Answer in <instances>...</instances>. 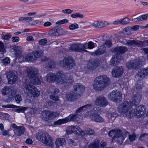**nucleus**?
Returning a JSON list of instances; mask_svg holds the SVG:
<instances>
[{
    "label": "nucleus",
    "mask_w": 148,
    "mask_h": 148,
    "mask_svg": "<svg viewBox=\"0 0 148 148\" xmlns=\"http://www.w3.org/2000/svg\"><path fill=\"white\" fill-rule=\"evenodd\" d=\"M125 134L126 135H128L129 136V139L131 142H132L135 140L136 137V134L134 133H133L132 134H129V133L126 131L125 132Z\"/></svg>",
    "instance_id": "37998d69"
},
{
    "label": "nucleus",
    "mask_w": 148,
    "mask_h": 148,
    "mask_svg": "<svg viewBox=\"0 0 148 148\" xmlns=\"http://www.w3.org/2000/svg\"><path fill=\"white\" fill-rule=\"evenodd\" d=\"M148 138V134L144 133L141 135L139 138V139L143 141Z\"/></svg>",
    "instance_id": "603ef678"
},
{
    "label": "nucleus",
    "mask_w": 148,
    "mask_h": 148,
    "mask_svg": "<svg viewBox=\"0 0 148 148\" xmlns=\"http://www.w3.org/2000/svg\"><path fill=\"white\" fill-rule=\"evenodd\" d=\"M12 36L10 33L6 34L2 36V38L4 40H8Z\"/></svg>",
    "instance_id": "bf43d9fd"
},
{
    "label": "nucleus",
    "mask_w": 148,
    "mask_h": 148,
    "mask_svg": "<svg viewBox=\"0 0 148 148\" xmlns=\"http://www.w3.org/2000/svg\"><path fill=\"white\" fill-rule=\"evenodd\" d=\"M131 101H125L119 106L118 111L121 113L125 114L128 112L131 108Z\"/></svg>",
    "instance_id": "ddd939ff"
},
{
    "label": "nucleus",
    "mask_w": 148,
    "mask_h": 148,
    "mask_svg": "<svg viewBox=\"0 0 148 148\" xmlns=\"http://www.w3.org/2000/svg\"><path fill=\"white\" fill-rule=\"evenodd\" d=\"M69 130H70L71 132H74L75 134L78 135L82 138V139L84 140H86L84 138L85 136H86V133L85 132L82 130L80 127L77 125H71V126H69Z\"/></svg>",
    "instance_id": "9b49d317"
},
{
    "label": "nucleus",
    "mask_w": 148,
    "mask_h": 148,
    "mask_svg": "<svg viewBox=\"0 0 148 148\" xmlns=\"http://www.w3.org/2000/svg\"><path fill=\"white\" fill-rule=\"evenodd\" d=\"M22 52L20 50H17L16 51V58H20L21 57Z\"/></svg>",
    "instance_id": "0e129e2a"
},
{
    "label": "nucleus",
    "mask_w": 148,
    "mask_h": 148,
    "mask_svg": "<svg viewBox=\"0 0 148 148\" xmlns=\"http://www.w3.org/2000/svg\"><path fill=\"white\" fill-rule=\"evenodd\" d=\"M127 50V48L122 46H119L115 48L114 51L115 52L119 53H124Z\"/></svg>",
    "instance_id": "72a5a7b5"
},
{
    "label": "nucleus",
    "mask_w": 148,
    "mask_h": 148,
    "mask_svg": "<svg viewBox=\"0 0 148 148\" xmlns=\"http://www.w3.org/2000/svg\"><path fill=\"white\" fill-rule=\"evenodd\" d=\"M138 76L141 78L148 77V67L140 69L138 71Z\"/></svg>",
    "instance_id": "a878e982"
},
{
    "label": "nucleus",
    "mask_w": 148,
    "mask_h": 148,
    "mask_svg": "<svg viewBox=\"0 0 148 148\" xmlns=\"http://www.w3.org/2000/svg\"><path fill=\"white\" fill-rule=\"evenodd\" d=\"M56 80L61 83V84L69 83L71 84L74 82L73 77L70 74H67L66 75H62L59 72H57L55 75Z\"/></svg>",
    "instance_id": "7ed1b4c3"
},
{
    "label": "nucleus",
    "mask_w": 148,
    "mask_h": 148,
    "mask_svg": "<svg viewBox=\"0 0 148 148\" xmlns=\"http://www.w3.org/2000/svg\"><path fill=\"white\" fill-rule=\"evenodd\" d=\"M147 16H148V13L147 15L143 14L137 18H134L133 19V21L134 22H136L145 20L147 19Z\"/></svg>",
    "instance_id": "4c0bfd02"
},
{
    "label": "nucleus",
    "mask_w": 148,
    "mask_h": 148,
    "mask_svg": "<svg viewBox=\"0 0 148 148\" xmlns=\"http://www.w3.org/2000/svg\"><path fill=\"white\" fill-rule=\"evenodd\" d=\"M5 50L4 47L3 43L0 41V51L5 52Z\"/></svg>",
    "instance_id": "e2e57ef3"
},
{
    "label": "nucleus",
    "mask_w": 148,
    "mask_h": 148,
    "mask_svg": "<svg viewBox=\"0 0 148 148\" xmlns=\"http://www.w3.org/2000/svg\"><path fill=\"white\" fill-rule=\"evenodd\" d=\"M106 64V62L103 60H96L88 63L87 67L89 69L94 70L98 66L104 67V65Z\"/></svg>",
    "instance_id": "2eb2a0df"
},
{
    "label": "nucleus",
    "mask_w": 148,
    "mask_h": 148,
    "mask_svg": "<svg viewBox=\"0 0 148 148\" xmlns=\"http://www.w3.org/2000/svg\"><path fill=\"white\" fill-rule=\"evenodd\" d=\"M94 103L96 105L101 107H105L108 104L107 99L103 96H99L97 97Z\"/></svg>",
    "instance_id": "f3484780"
},
{
    "label": "nucleus",
    "mask_w": 148,
    "mask_h": 148,
    "mask_svg": "<svg viewBox=\"0 0 148 148\" xmlns=\"http://www.w3.org/2000/svg\"><path fill=\"white\" fill-rule=\"evenodd\" d=\"M30 55V57H31V60L32 61H35L37 59V58L36 57V56L33 53V51L32 53H29Z\"/></svg>",
    "instance_id": "69168bd1"
},
{
    "label": "nucleus",
    "mask_w": 148,
    "mask_h": 148,
    "mask_svg": "<svg viewBox=\"0 0 148 148\" xmlns=\"http://www.w3.org/2000/svg\"><path fill=\"white\" fill-rule=\"evenodd\" d=\"M123 72V67L118 66L113 69L112 72V75L114 77L119 78L121 76Z\"/></svg>",
    "instance_id": "aec40b11"
},
{
    "label": "nucleus",
    "mask_w": 148,
    "mask_h": 148,
    "mask_svg": "<svg viewBox=\"0 0 148 148\" xmlns=\"http://www.w3.org/2000/svg\"><path fill=\"white\" fill-rule=\"evenodd\" d=\"M30 54L29 53L27 55H25L23 57V60L26 62L31 61V57Z\"/></svg>",
    "instance_id": "864d4df0"
},
{
    "label": "nucleus",
    "mask_w": 148,
    "mask_h": 148,
    "mask_svg": "<svg viewBox=\"0 0 148 148\" xmlns=\"http://www.w3.org/2000/svg\"><path fill=\"white\" fill-rule=\"evenodd\" d=\"M49 137V135L46 132L39 133L36 136V138L42 143H46L45 139Z\"/></svg>",
    "instance_id": "412c9836"
},
{
    "label": "nucleus",
    "mask_w": 148,
    "mask_h": 148,
    "mask_svg": "<svg viewBox=\"0 0 148 148\" xmlns=\"http://www.w3.org/2000/svg\"><path fill=\"white\" fill-rule=\"evenodd\" d=\"M95 45H96V44H94L92 41L89 42L87 43V48H88L90 49H92L94 48Z\"/></svg>",
    "instance_id": "6e6d98bb"
},
{
    "label": "nucleus",
    "mask_w": 148,
    "mask_h": 148,
    "mask_svg": "<svg viewBox=\"0 0 148 148\" xmlns=\"http://www.w3.org/2000/svg\"><path fill=\"white\" fill-rule=\"evenodd\" d=\"M110 83L109 79L107 75H100L95 79L94 82L93 87L96 91H100L105 88Z\"/></svg>",
    "instance_id": "f03ea898"
},
{
    "label": "nucleus",
    "mask_w": 148,
    "mask_h": 148,
    "mask_svg": "<svg viewBox=\"0 0 148 148\" xmlns=\"http://www.w3.org/2000/svg\"><path fill=\"white\" fill-rule=\"evenodd\" d=\"M62 12L64 14H70L73 12V10L69 9H67L62 10Z\"/></svg>",
    "instance_id": "052dcab7"
},
{
    "label": "nucleus",
    "mask_w": 148,
    "mask_h": 148,
    "mask_svg": "<svg viewBox=\"0 0 148 148\" xmlns=\"http://www.w3.org/2000/svg\"><path fill=\"white\" fill-rule=\"evenodd\" d=\"M104 44L107 46L108 47H111L112 44L111 41L110 40H107L105 42Z\"/></svg>",
    "instance_id": "680f3d73"
},
{
    "label": "nucleus",
    "mask_w": 148,
    "mask_h": 148,
    "mask_svg": "<svg viewBox=\"0 0 148 148\" xmlns=\"http://www.w3.org/2000/svg\"><path fill=\"white\" fill-rule=\"evenodd\" d=\"M66 144V142L64 139L60 138H57L55 142L56 148H59V147H63Z\"/></svg>",
    "instance_id": "c85d7f7f"
},
{
    "label": "nucleus",
    "mask_w": 148,
    "mask_h": 148,
    "mask_svg": "<svg viewBox=\"0 0 148 148\" xmlns=\"http://www.w3.org/2000/svg\"><path fill=\"white\" fill-rule=\"evenodd\" d=\"M106 50V47L105 45H102L95 52H93L92 54L93 55H100L105 52Z\"/></svg>",
    "instance_id": "7c9ffc66"
},
{
    "label": "nucleus",
    "mask_w": 148,
    "mask_h": 148,
    "mask_svg": "<svg viewBox=\"0 0 148 148\" xmlns=\"http://www.w3.org/2000/svg\"><path fill=\"white\" fill-rule=\"evenodd\" d=\"M108 25V23L106 21L103 23L101 21H97L93 22L91 24V26L95 28H101L104 27Z\"/></svg>",
    "instance_id": "b1692460"
},
{
    "label": "nucleus",
    "mask_w": 148,
    "mask_h": 148,
    "mask_svg": "<svg viewBox=\"0 0 148 148\" xmlns=\"http://www.w3.org/2000/svg\"><path fill=\"white\" fill-rule=\"evenodd\" d=\"M113 137L118 139V140L119 141H121L124 140L123 137L122 135L121 130L119 129H116V132Z\"/></svg>",
    "instance_id": "473e14b6"
},
{
    "label": "nucleus",
    "mask_w": 148,
    "mask_h": 148,
    "mask_svg": "<svg viewBox=\"0 0 148 148\" xmlns=\"http://www.w3.org/2000/svg\"><path fill=\"white\" fill-rule=\"evenodd\" d=\"M2 93L4 95H8L9 96H12L16 93V90L13 88L5 86L1 90Z\"/></svg>",
    "instance_id": "6ab92c4d"
},
{
    "label": "nucleus",
    "mask_w": 148,
    "mask_h": 148,
    "mask_svg": "<svg viewBox=\"0 0 148 148\" xmlns=\"http://www.w3.org/2000/svg\"><path fill=\"white\" fill-rule=\"evenodd\" d=\"M33 53L35 55L37 58L42 57L43 55V53L42 51L36 50L33 51Z\"/></svg>",
    "instance_id": "c03bdc74"
},
{
    "label": "nucleus",
    "mask_w": 148,
    "mask_h": 148,
    "mask_svg": "<svg viewBox=\"0 0 148 148\" xmlns=\"http://www.w3.org/2000/svg\"><path fill=\"white\" fill-rule=\"evenodd\" d=\"M66 32V31L60 27H55L49 31L47 34L51 36H56L64 34Z\"/></svg>",
    "instance_id": "f8f14e48"
},
{
    "label": "nucleus",
    "mask_w": 148,
    "mask_h": 148,
    "mask_svg": "<svg viewBox=\"0 0 148 148\" xmlns=\"http://www.w3.org/2000/svg\"><path fill=\"white\" fill-rule=\"evenodd\" d=\"M38 70L35 68H32L29 70L28 74L30 76L31 82L33 84H39L41 83V79L38 76Z\"/></svg>",
    "instance_id": "20e7f679"
},
{
    "label": "nucleus",
    "mask_w": 148,
    "mask_h": 148,
    "mask_svg": "<svg viewBox=\"0 0 148 148\" xmlns=\"http://www.w3.org/2000/svg\"><path fill=\"white\" fill-rule=\"evenodd\" d=\"M43 113L44 114L42 118V120L45 123H50L54 118L56 117L59 115L57 112L50 111L49 110H45Z\"/></svg>",
    "instance_id": "39448f33"
},
{
    "label": "nucleus",
    "mask_w": 148,
    "mask_h": 148,
    "mask_svg": "<svg viewBox=\"0 0 148 148\" xmlns=\"http://www.w3.org/2000/svg\"><path fill=\"white\" fill-rule=\"evenodd\" d=\"M55 75L53 73H49L47 75V79L48 82H52L56 81Z\"/></svg>",
    "instance_id": "c9c22d12"
},
{
    "label": "nucleus",
    "mask_w": 148,
    "mask_h": 148,
    "mask_svg": "<svg viewBox=\"0 0 148 148\" xmlns=\"http://www.w3.org/2000/svg\"><path fill=\"white\" fill-rule=\"evenodd\" d=\"M24 88L33 97H38L40 94L37 88L31 84L25 83L24 84Z\"/></svg>",
    "instance_id": "0eeeda50"
},
{
    "label": "nucleus",
    "mask_w": 148,
    "mask_h": 148,
    "mask_svg": "<svg viewBox=\"0 0 148 148\" xmlns=\"http://www.w3.org/2000/svg\"><path fill=\"white\" fill-rule=\"evenodd\" d=\"M77 114L70 115L68 116L64 119H60L54 122L55 125H58L66 123L71 121H78L79 116Z\"/></svg>",
    "instance_id": "423d86ee"
},
{
    "label": "nucleus",
    "mask_w": 148,
    "mask_h": 148,
    "mask_svg": "<svg viewBox=\"0 0 148 148\" xmlns=\"http://www.w3.org/2000/svg\"><path fill=\"white\" fill-rule=\"evenodd\" d=\"M71 16L73 18H83L84 17V16L83 15L79 13L72 14H71Z\"/></svg>",
    "instance_id": "de8ad7c7"
},
{
    "label": "nucleus",
    "mask_w": 148,
    "mask_h": 148,
    "mask_svg": "<svg viewBox=\"0 0 148 148\" xmlns=\"http://www.w3.org/2000/svg\"><path fill=\"white\" fill-rule=\"evenodd\" d=\"M27 109V107H22L19 108L16 110L15 111L18 112H23Z\"/></svg>",
    "instance_id": "4d7b16f0"
},
{
    "label": "nucleus",
    "mask_w": 148,
    "mask_h": 148,
    "mask_svg": "<svg viewBox=\"0 0 148 148\" xmlns=\"http://www.w3.org/2000/svg\"><path fill=\"white\" fill-rule=\"evenodd\" d=\"M100 110L101 108H100L96 107L93 108V109L91 111V113L92 112V114H97V113H98L99 112V110Z\"/></svg>",
    "instance_id": "09e8293b"
},
{
    "label": "nucleus",
    "mask_w": 148,
    "mask_h": 148,
    "mask_svg": "<svg viewBox=\"0 0 148 148\" xmlns=\"http://www.w3.org/2000/svg\"><path fill=\"white\" fill-rule=\"evenodd\" d=\"M116 132V129L112 130L110 131L108 133V135L109 136L112 137L114 135Z\"/></svg>",
    "instance_id": "774afa93"
},
{
    "label": "nucleus",
    "mask_w": 148,
    "mask_h": 148,
    "mask_svg": "<svg viewBox=\"0 0 148 148\" xmlns=\"http://www.w3.org/2000/svg\"><path fill=\"white\" fill-rule=\"evenodd\" d=\"M87 48V43H85L84 44L77 43L73 44L69 49L72 51L83 52L84 51L87 52V51L85 49Z\"/></svg>",
    "instance_id": "6e6552de"
},
{
    "label": "nucleus",
    "mask_w": 148,
    "mask_h": 148,
    "mask_svg": "<svg viewBox=\"0 0 148 148\" xmlns=\"http://www.w3.org/2000/svg\"><path fill=\"white\" fill-rule=\"evenodd\" d=\"M89 118L91 120L97 122H104V119L100 116L98 114H90L89 116Z\"/></svg>",
    "instance_id": "5701e85b"
},
{
    "label": "nucleus",
    "mask_w": 148,
    "mask_h": 148,
    "mask_svg": "<svg viewBox=\"0 0 148 148\" xmlns=\"http://www.w3.org/2000/svg\"><path fill=\"white\" fill-rule=\"evenodd\" d=\"M74 60L71 57L64 58L63 60V64L64 67L68 69H71L74 65Z\"/></svg>",
    "instance_id": "a211bd4d"
},
{
    "label": "nucleus",
    "mask_w": 148,
    "mask_h": 148,
    "mask_svg": "<svg viewBox=\"0 0 148 148\" xmlns=\"http://www.w3.org/2000/svg\"><path fill=\"white\" fill-rule=\"evenodd\" d=\"M146 112L145 106H140L135 109L134 111H130L128 116H137L138 117H140L144 114Z\"/></svg>",
    "instance_id": "1a4fd4ad"
},
{
    "label": "nucleus",
    "mask_w": 148,
    "mask_h": 148,
    "mask_svg": "<svg viewBox=\"0 0 148 148\" xmlns=\"http://www.w3.org/2000/svg\"><path fill=\"white\" fill-rule=\"evenodd\" d=\"M126 44L132 47H143L145 46V44H147L148 46V40L142 41L138 40H129L126 42Z\"/></svg>",
    "instance_id": "4468645a"
},
{
    "label": "nucleus",
    "mask_w": 148,
    "mask_h": 148,
    "mask_svg": "<svg viewBox=\"0 0 148 148\" xmlns=\"http://www.w3.org/2000/svg\"><path fill=\"white\" fill-rule=\"evenodd\" d=\"M42 60V62H48L49 61L46 66V67L48 68H52L56 66V64L54 61L52 60H49V58H48L45 57Z\"/></svg>",
    "instance_id": "c756f323"
},
{
    "label": "nucleus",
    "mask_w": 148,
    "mask_h": 148,
    "mask_svg": "<svg viewBox=\"0 0 148 148\" xmlns=\"http://www.w3.org/2000/svg\"><path fill=\"white\" fill-rule=\"evenodd\" d=\"M45 140V141H46L47 142L46 143H43L50 147L51 148L53 147H54V143L52 139L50 136L48 138V139L46 138Z\"/></svg>",
    "instance_id": "e433bc0d"
},
{
    "label": "nucleus",
    "mask_w": 148,
    "mask_h": 148,
    "mask_svg": "<svg viewBox=\"0 0 148 148\" xmlns=\"http://www.w3.org/2000/svg\"><path fill=\"white\" fill-rule=\"evenodd\" d=\"M39 43L40 45H45L47 43V40L46 38L42 39L39 41Z\"/></svg>",
    "instance_id": "338daca9"
},
{
    "label": "nucleus",
    "mask_w": 148,
    "mask_h": 148,
    "mask_svg": "<svg viewBox=\"0 0 148 148\" xmlns=\"http://www.w3.org/2000/svg\"><path fill=\"white\" fill-rule=\"evenodd\" d=\"M78 25L76 23L71 24L69 26V28L71 30H73L78 29Z\"/></svg>",
    "instance_id": "49530a36"
},
{
    "label": "nucleus",
    "mask_w": 148,
    "mask_h": 148,
    "mask_svg": "<svg viewBox=\"0 0 148 148\" xmlns=\"http://www.w3.org/2000/svg\"><path fill=\"white\" fill-rule=\"evenodd\" d=\"M78 142L77 140L76 139H70L69 140L68 144L70 147H72L73 146H76L77 145Z\"/></svg>",
    "instance_id": "ea45409f"
},
{
    "label": "nucleus",
    "mask_w": 148,
    "mask_h": 148,
    "mask_svg": "<svg viewBox=\"0 0 148 148\" xmlns=\"http://www.w3.org/2000/svg\"><path fill=\"white\" fill-rule=\"evenodd\" d=\"M121 24L123 25L128 24L130 22V19L128 17H125L121 20Z\"/></svg>",
    "instance_id": "a18cd8bd"
},
{
    "label": "nucleus",
    "mask_w": 148,
    "mask_h": 148,
    "mask_svg": "<svg viewBox=\"0 0 148 148\" xmlns=\"http://www.w3.org/2000/svg\"><path fill=\"white\" fill-rule=\"evenodd\" d=\"M137 60H132L130 61L127 63L126 65L129 69H138V68L137 64Z\"/></svg>",
    "instance_id": "393cba45"
},
{
    "label": "nucleus",
    "mask_w": 148,
    "mask_h": 148,
    "mask_svg": "<svg viewBox=\"0 0 148 148\" xmlns=\"http://www.w3.org/2000/svg\"><path fill=\"white\" fill-rule=\"evenodd\" d=\"M2 107L5 108H17L19 107L13 104L3 105Z\"/></svg>",
    "instance_id": "5fc2aeb1"
},
{
    "label": "nucleus",
    "mask_w": 148,
    "mask_h": 148,
    "mask_svg": "<svg viewBox=\"0 0 148 148\" xmlns=\"http://www.w3.org/2000/svg\"><path fill=\"white\" fill-rule=\"evenodd\" d=\"M16 102L18 103H19L22 100L21 96L20 95L17 94L15 97Z\"/></svg>",
    "instance_id": "8fccbe9b"
},
{
    "label": "nucleus",
    "mask_w": 148,
    "mask_h": 148,
    "mask_svg": "<svg viewBox=\"0 0 148 148\" xmlns=\"http://www.w3.org/2000/svg\"><path fill=\"white\" fill-rule=\"evenodd\" d=\"M108 98L114 102L121 101L122 99V94L118 90H114L109 94Z\"/></svg>",
    "instance_id": "9d476101"
},
{
    "label": "nucleus",
    "mask_w": 148,
    "mask_h": 148,
    "mask_svg": "<svg viewBox=\"0 0 148 148\" xmlns=\"http://www.w3.org/2000/svg\"><path fill=\"white\" fill-rule=\"evenodd\" d=\"M137 60V64L139 67H140V66L142 64V63L143 62L145 61L144 58L143 56H140L137 59L135 60Z\"/></svg>",
    "instance_id": "79ce46f5"
},
{
    "label": "nucleus",
    "mask_w": 148,
    "mask_h": 148,
    "mask_svg": "<svg viewBox=\"0 0 148 148\" xmlns=\"http://www.w3.org/2000/svg\"><path fill=\"white\" fill-rule=\"evenodd\" d=\"M9 83L13 84L17 80V73L15 71H10L6 73Z\"/></svg>",
    "instance_id": "dca6fc26"
},
{
    "label": "nucleus",
    "mask_w": 148,
    "mask_h": 148,
    "mask_svg": "<svg viewBox=\"0 0 148 148\" xmlns=\"http://www.w3.org/2000/svg\"><path fill=\"white\" fill-rule=\"evenodd\" d=\"M15 131L18 136H20L22 134H23L25 131L24 127L23 126H18Z\"/></svg>",
    "instance_id": "58836bf2"
},
{
    "label": "nucleus",
    "mask_w": 148,
    "mask_h": 148,
    "mask_svg": "<svg viewBox=\"0 0 148 148\" xmlns=\"http://www.w3.org/2000/svg\"><path fill=\"white\" fill-rule=\"evenodd\" d=\"M68 22V20L66 19H64L61 21H58L56 23V24H59L60 25L63 24L65 23Z\"/></svg>",
    "instance_id": "13d9d810"
},
{
    "label": "nucleus",
    "mask_w": 148,
    "mask_h": 148,
    "mask_svg": "<svg viewBox=\"0 0 148 148\" xmlns=\"http://www.w3.org/2000/svg\"><path fill=\"white\" fill-rule=\"evenodd\" d=\"M59 92V90L57 88H53L52 89H50L49 90L50 98L53 100H58V97L56 95Z\"/></svg>",
    "instance_id": "4be33fe9"
},
{
    "label": "nucleus",
    "mask_w": 148,
    "mask_h": 148,
    "mask_svg": "<svg viewBox=\"0 0 148 148\" xmlns=\"http://www.w3.org/2000/svg\"><path fill=\"white\" fill-rule=\"evenodd\" d=\"M108 119H111L112 121H114L118 116L117 114L115 112L108 113L107 115Z\"/></svg>",
    "instance_id": "a19ab883"
},
{
    "label": "nucleus",
    "mask_w": 148,
    "mask_h": 148,
    "mask_svg": "<svg viewBox=\"0 0 148 148\" xmlns=\"http://www.w3.org/2000/svg\"><path fill=\"white\" fill-rule=\"evenodd\" d=\"M73 91L66 95V98L67 101H73L77 100L80 97L84 90V86L80 83L75 84L73 86Z\"/></svg>",
    "instance_id": "f257e3e1"
},
{
    "label": "nucleus",
    "mask_w": 148,
    "mask_h": 148,
    "mask_svg": "<svg viewBox=\"0 0 148 148\" xmlns=\"http://www.w3.org/2000/svg\"><path fill=\"white\" fill-rule=\"evenodd\" d=\"M2 62H3V64L5 66L7 65L10 63V58L8 57H6L5 58L3 59L2 60Z\"/></svg>",
    "instance_id": "3c124183"
},
{
    "label": "nucleus",
    "mask_w": 148,
    "mask_h": 148,
    "mask_svg": "<svg viewBox=\"0 0 148 148\" xmlns=\"http://www.w3.org/2000/svg\"><path fill=\"white\" fill-rule=\"evenodd\" d=\"M85 131L86 132V134L84 138L87 141L90 140V135H94L95 134V131L92 129L90 128H87L85 130Z\"/></svg>",
    "instance_id": "cd10ccee"
},
{
    "label": "nucleus",
    "mask_w": 148,
    "mask_h": 148,
    "mask_svg": "<svg viewBox=\"0 0 148 148\" xmlns=\"http://www.w3.org/2000/svg\"><path fill=\"white\" fill-rule=\"evenodd\" d=\"M141 99V96L138 94L136 95L133 98L132 101H131L132 106L134 105H137L139 103Z\"/></svg>",
    "instance_id": "bb28decb"
},
{
    "label": "nucleus",
    "mask_w": 148,
    "mask_h": 148,
    "mask_svg": "<svg viewBox=\"0 0 148 148\" xmlns=\"http://www.w3.org/2000/svg\"><path fill=\"white\" fill-rule=\"evenodd\" d=\"M93 106V105L91 104L85 105L78 108L76 110V113H77L79 112L81 110L90 109L91 108H92Z\"/></svg>",
    "instance_id": "f704fd0d"
},
{
    "label": "nucleus",
    "mask_w": 148,
    "mask_h": 148,
    "mask_svg": "<svg viewBox=\"0 0 148 148\" xmlns=\"http://www.w3.org/2000/svg\"><path fill=\"white\" fill-rule=\"evenodd\" d=\"M119 56L118 54H116L114 57H113L111 60V64L112 66H116L118 65L119 62Z\"/></svg>",
    "instance_id": "2f4dec72"
}]
</instances>
